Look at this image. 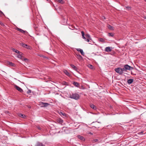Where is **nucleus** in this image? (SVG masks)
I'll return each instance as SVG.
<instances>
[{"instance_id":"obj_1","label":"nucleus","mask_w":146,"mask_h":146,"mask_svg":"<svg viewBox=\"0 0 146 146\" xmlns=\"http://www.w3.org/2000/svg\"><path fill=\"white\" fill-rule=\"evenodd\" d=\"M33 27L35 31V33L37 35H40V33L41 31V28L38 27V25H37L34 24Z\"/></svg>"},{"instance_id":"obj_2","label":"nucleus","mask_w":146,"mask_h":146,"mask_svg":"<svg viewBox=\"0 0 146 146\" xmlns=\"http://www.w3.org/2000/svg\"><path fill=\"white\" fill-rule=\"evenodd\" d=\"M79 96L78 94L76 93L72 94L70 95V98L74 99L76 100H77L79 98Z\"/></svg>"},{"instance_id":"obj_3","label":"nucleus","mask_w":146,"mask_h":146,"mask_svg":"<svg viewBox=\"0 0 146 146\" xmlns=\"http://www.w3.org/2000/svg\"><path fill=\"white\" fill-rule=\"evenodd\" d=\"M115 71L119 75H121L123 74L122 68H121L119 67L115 68Z\"/></svg>"},{"instance_id":"obj_4","label":"nucleus","mask_w":146,"mask_h":146,"mask_svg":"<svg viewBox=\"0 0 146 146\" xmlns=\"http://www.w3.org/2000/svg\"><path fill=\"white\" fill-rule=\"evenodd\" d=\"M124 67H125V68L127 70H127H131L134 68H133L129 66L128 64L125 65Z\"/></svg>"},{"instance_id":"obj_5","label":"nucleus","mask_w":146,"mask_h":146,"mask_svg":"<svg viewBox=\"0 0 146 146\" xmlns=\"http://www.w3.org/2000/svg\"><path fill=\"white\" fill-rule=\"evenodd\" d=\"M20 45L23 47L26 48L27 49H30V46H28L27 44H25L24 43L22 42L20 43Z\"/></svg>"},{"instance_id":"obj_6","label":"nucleus","mask_w":146,"mask_h":146,"mask_svg":"<svg viewBox=\"0 0 146 146\" xmlns=\"http://www.w3.org/2000/svg\"><path fill=\"white\" fill-rule=\"evenodd\" d=\"M40 104L42 107H46L50 105L49 104L47 103H44L43 102H41Z\"/></svg>"},{"instance_id":"obj_7","label":"nucleus","mask_w":146,"mask_h":146,"mask_svg":"<svg viewBox=\"0 0 146 146\" xmlns=\"http://www.w3.org/2000/svg\"><path fill=\"white\" fill-rule=\"evenodd\" d=\"M14 87L19 92H23V90L21 88L18 86L17 85H15L14 86Z\"/></svg>"},{"instance_id":"obj_8","label":"nucleus","mask_w":146,"mask_h":146,"mask_svg":"<svg viewBox=\"0 0 146 146\" xmlns=\"http://www.w3.org/2000/svg\"><path fill=\"white\" fill-rule=\"evenodd\" d=\"M112 49V47H107L106 48L105 50V51L107 52H109L111 51Z\"/></svg>"},{"instance_id":"obj_9","label":"nucleus","mask_w":146,"mask_h":146,"mask_svg":"<svg viewBox=\"0 0 146 146\" xmlns=\"http://www.w3.org/2000/svg\"><path fill=\"white\" fill-rule=\"evenodd\" d=\"M56 120L57 122L60 124H62L63 122V120L60 118L57 119Z\"/></svg>"},{"instance_id":"obj_10","label":"nucleus","mask_w":146,"mask_h":146,"mask_svg":"<svg viewBox=\"0 0 146 146\" xmlns=\"http://www.w3.org/2000/svg\"><path fill=\"white\" fill-rule=\"evenodd\" d=\"M35 146H45V145L42 143L38 142L36 143Z\"/></svg>"},{"instance_id":"obj_11","label":"nucleus","mask_w":146,"mask_h":146,"mask_svg":"<svg viewBox=\"0 0 146 146\" xmlns=\"http://www.w3.org/2000/svg\"><path fill=\"white\" fill-rule=\"evenodd\" d=\"M77 50L78 51L80 52L82 55L84 56V53L82 49L80 48H78L77 49Z\"/></svg>"},{"instance_id":"obj_12","label":"nucleus","mask_w":146,"mask_h":146,"mask_svg":"<svg viewBox=\"0 0 146 146\" xmlns=\"http://www.w3.org/2000/svg\"><path fill=\"white\" fill-rule=\"evenodd\" d=\"M77 137L78 138V139H80L81 140L84 141L85 140L84 137L82 136H81L80 135H77Z\"/></svg>"},{"instance_id":"obj_13","label":"nucleus","mask_w":146,"mask_h":146,"mask_svg":"<svg viewBox=\"0 0 146 146\" xmlns=\"http://www.w3.org/2000/svg\"><path fill=\"white\" fill-rule=\"evenodd\" d=\"M64 72L67 76L69 77L70 76V74L67 70H64Z\"/></svg>"},{"instance_id":"obj_14","label":"nucleus","mask_w":146,"mask_h":146,"mask_svg":"<svg viewBox=\"0 0 146 146\" xmlns=\"http://www.w3.org/2000/svg\"><path fill=\"white\" fill-rule=\"evenodd\" d=\"M17 54H18V57L20 59H22V53L21 52H20L19 51V53H18Z\"/></svg>"},{"instance_id":"obj_15","label":"nucleus","mask_w":146,"mask_h":146,"mask_svg":"<svg viewBox=\"0 0 146 146\" xmlns=\"http://www.w3.org/2000/svg\"><path fill=\"white\" fill-rule=\"evenodd\" d=\"M73 84L75 86L77 87H79L80 86V85L79 83H78L77 82H74L73 83Z\"/></svg>"},{"instance_id":"obj_16","label":"nucleus","mask_w":146,"mask_h":146,"mask_svg":"<svg viewBox=\"0 0 146 146\" xmlns=\"http://www.w3.org/2000/svg\"><path fill=\"white\" fill-rule=\"evenodd\" d=\"M133 80L132 79H129L127 80V82L128 84H130L133 82Z\"/></svg>"},{"instance_id":"obj_17","label":"nucleus","mask_w":146,"mask_h":146,"mask_svg":"<svg viewBox=\"0 0 146 146\" xmlns=\"http://www.w3.org/2000/svg\"><path fill=\"white\" fill-rule=\"evenodd\" d=\"M76 57L79 60H81L82 59V57L80 54H76Z\"/></svg>"},{"instance_id":"obj_18","label":"nucleus","mask_w":146,"mask_h":146,"mask_svg":"<svg viewBox=\"0 0 146 146\" xmlns=\"http://www.w3.org/2000/svg\"><path fill=\"white\" fill-rule=\"evenodd\" d=\"M17 30L22 33H24L26 32L25 31H24L21 29L18 28H17Z\"/></svg>"},{"instance_id":"obj_19","label":"nucleus","mask_w":146,"mask_h":146,"mask_svg":"<svg viewBox=\"0 0 146 146\" xmlns=\"http://www.w3.org/2000/svg\"><path fill=\"white\" fill-rule=\"evenodd\" d=\"M108 27L110 30H114L113 27L110 25H108Z\"/></svg>"},{"instance_id":"obj_20","label":"nucleus","mask_w":146,"mask_h":146,"mask_svg":"<svg viewBox=\"0 0 146 146\" xmlns=\"http://www.w3.org/2000/svg\"><path fill=\"white\" fill-rule=\"evenodd\" d=\"M8 64L10 66H15V64L11 62H9L8 63Z\"/></svg>"},{"instance_id":"obj_21","label":"nucleus","mask_w":146,"mask_h":146,"mask_svg":"<svg viewBox=\"0 0 146 146\" xmlns=\"http://www.w3.org/2000/svg\"><path fill=\"white\" fill-rule=\"evenodd\" d=\"M70 65L74 70H76L77 69V67L73 64H71Z\"/></svg>"},{"instance_id":"obj_22","label":"nucleus","mask_w":146,"mask_h":146,"mask_svg":"<svg viewBox=\"0 0 146 146\" xmlns=\"http://www.w3.org/2000/svg\"><path fill=\"white\" fill-rule=\"evenodd\" d=\"M90 107H91V108H93V109L95 110L96 109V107L93 104H92L90 105Z\"/></svg>"},{"instance_id":"obj_23","label":"nucleus","mask_w":146,"mask_h":146,"mask_svg":"<svg viewBox=\"0 0 146 146\" xmlns=\"http://www.w3.org/2000/svg\"><path fill=\"white\" fill-rule=\"evenodd\" d=\"M99 41L100 42H105V40H104V39L103 38H99Z\"/></svg>"},{"instance_id":"obj_24","label":"nucleus","mask_w":146,"mask_h":146,"mask_svg":"<svg viewBox=\"0 0 146 146\" xmlns=\"http://www.w3.org/2000/svg\"><path fill=\"white\" fill-rule=\"evenodd\" d=\"M58 2L62 4H63L64 3V2L63 0H57Z\"/></svg>"},{"instance_id":"obj_25","label":"nucleus","mask_w":146,"mask_h":146,"mask_svg":"<svg viewBox=\"0 0 146 146\" xmlns=\"http://www.w3.org/2000/svg\"><path fill=\"white\" fill-rule=\"evenodd\" d=\"M12 50L14 52H15L16 53H17V54L18 53H19V51L17 50H16L15 49L13 48Z\"/></svg>"},{"instance_id":"obj_26","label":"nucleus","mask_w":146,"mask_h":146,"mask_svg":"<svg viewBox=\"0 0 146 146\" xmlns=\"http://www.w3.org/2000/svg\"><path fill=\"white\" fill-rule=\"evenodd\" d=\"M85 36L87 38H90V36L89 34H86L85 35Z\"/></svg>"},{"instance_id":"obj_27","label":"nucleus","mask_w":146,"mask_h":146,"mask_svg":"<svg viewBox=\"0 0 146 146\" xmlns=\"http://www.w3.org/2000/svg\"><path fill=\"white\" fill-rule=\"evenodd\" d=\"M19 116L21 117L24 118V117L25 116L24 115H23L21 114H19Z\"/></svg>"},{"instance_id":"obj_28","label":"nucleus","mask_w":146,"mask_h":146,"mask_svg":"<svg viewBox=\"0 0 146 146\" xmlns=\"http://www.w3.org/2000/svg\"><path fill=\"white\" fill-rule=\"evenodd\" d=\"M108 36H114V34L112 33H109L108 34Z\"/></svg>"},{"instance_id":"obj_29","label":"nucleus","mask_w":146,"mask_h":146,"mask_svg":"<svg viewBox=\"0 0 146 146\" xmlns=\"http://www.w3.org/2000/svg\"><path fill=\"white\" fill-rule=\"evenodd\" d=\"M122 73H123V72H126L127 70L125 68V67H124L123 68H122Z\"/></svg>"},{"instance_id":"obj_30","label":"nucleus","mask_w":146,"mask_h":146,"mask_svg":"<svg viewBox=\"0 0 146 146\" xmlns=\"http://www.w3.org/2000/svg\"><path fill=\"white\" fill-rule=\"evenodd\" d=\"M22 60H24L25 62H27L28 61V59L27 58H24L21 59Z\"/></svg>"},{"instance_id":"obj_31","label":"nucleus","mask_w":146,"mask_h":146,"mask_svg":"<svg viewBox=\"0 0 146 146\" xmlns=\"http://www.w3.org/2000/svg\"><path fill=\"white\" fill-rule=\"evenodd\" d=\"M98 139H95L93 140V142H98Z\"/></svg>"},{"instance_id":"obj_32","label":"nucleus","mask_w":146,"mask_h":146,"mask_svg":"<svg viewBox=\"0 0 146 146\" xmlns=\"http://www.w3.org/2000/svg\"><path fill=\"white\" fill-rule=\"evenodd\" d=\"M125 7L127 9L129 10H130L131 9V7H130L126 6Z\"/></svg>"},{"instance_id":"obj_33","label":"nucleus","mask_w":146,"mask_h":146,"mask_svg":"<svg viewBox=\"0 0 146 146\" xmlns=\"http://www.w3.org/2000/svg\"><path fill=\"white\" fill-rule=\"evenodd\" d=\"M88 67L91 69H92L93 68V66L91 64H89L88 66Z\"/></svg>"},{"instance_id":"obj_34","label":"nucleus","mask_w":146,"mask_h":146,"mask_svg":"<svg viewBox=\"0 0 146 146\" xmlns=\"http://www.w3.org/2000/svg\"><path fill=\"white\" fill-rule=\"evenodd\" d=\"M0 25L2 26H5L4 24L2 22H0Z\"/></svg>"},{"instance_id":"obj_35","label":"nucleus","mask_w":146,"mask_h":146,"mask_svg":"<svg viewBox=\"0 0 146 146\" xmlns=\"http://www.w3.org/2000/svg\"><path fill=\"white\" fill-rule=\"evenodd\" d=\"M81 34H82V36H84L85 35L84 33V31H82L81 32Z\"/></svg>"},{"instance_id":"obj_36","label":"nucleus","mask_w":146,"mask_h":146,"mask_svg":"<svg viewBox=\"0 0 146 146\" xmlns=\"http://www.w3.org/2000/svg\"><path fill=\"white\" fill-rule=\"evenodd\" d=\"M90 38H86V39H85V40H86V41H87L88 42H89L90 41Z\"/></svg>"},{"instance_id":"obj_37","label":"nucleus","mask_w":146,"mask_h":146,"mask_svg":"<svg viewBox=\"0 0 146 146\" xmlns=\"http://www.w3.org/2000/svg\"><path fill=\"white\" fill-rule=\"evenodd\" d=\"M31 90H29L27 91V94H29L31 93Z\"/></svg>"},{"instance_id":"obj_38","label":"nucleus","mask_w":146,"mask_h":146,"mask_svg":"<svg viewBox=\"0 0 146 146\" xmlns=\"http://www.w3.org/2000/svg\"><path fill=\"white\" fill-rule=\"evenodd\" d=\"M37 128L39 130H41V128L39 126H37Z\"/></svg>"},{"instance_id":"obj_39","label":"nucleus","mask_w":146,"mask_h":146,"mask_svg":"<svg viewBox=\"0 0 146 146\" xmlns=\"http://www.w3.org/2000/svg\"><path fill=\"white\" fill-rule=\"evenodd\" d=\"M2 14H3V15H4L3 13L1 11V12L0 13V17L1 16V15H2Z\"/></svg>"},{"instance_id":"obj_40","label":"nucleus","mask_w":146,"mask_h":146,"mask_svg":"<svg viewBox=\"0 0 146 146\" xmlns=\"http://www.w3.org/2000/svg\"><path fill=\"white\" fill-rule=\"evenodd\" d=\"M82 36V38H83V39H84L85 40V39H86V37H85L84 36Z\"/></svg>"},{"instance_id":"obj_41","label":"nucleus","mask_w":146,"mask_h":146,"mask_svg":"<svg viewBox=\"0 0 146 146\" xmlns=\"http://www.w3.org/2000/svg\"><path fill=\"white\" fill-rule=\"evenodd\" d=\"M62 115H63V116H66V114L65 113H62Z\"/></svg>"},{"instance_id":"obj_42","label":"nucleus","mask_w":146,"mask_h":146,"mask_svg":"<svg viewBox=\"0 0 146 146\" xmlns=\"http://www.w3.org/2000/svg\"><path fill=\"white\" fill-rule=\"evenodd\" d=\"M144 18L145 19H146V17H145V16L144 17Z\"/></svg>"},{"instance_id":"obj_43","label":"nucleus","mask_w":146,"mask_h":146,"mask_svg":"<svg viewBox=\"0 0 146 146\" xmlns=\"http://www.w3.org/2000/svg\"><path fill=\"white\" fill-rule=\"evenodd\" d=\"M96 128H99V127H96Z\"/></svg>"},{"instance_id":"obj_44","label":"nucleus","mask_w":146,"mask_h":146,"mask_svg":"<svg viewBox=\"0 0 146 146\" xmlns=\"http://www.w3.org/2000/svg\"><path fill=\"white\" fill-rule=\"evenodd\" d=\"M98 122V123H101V122Z\"/></svg>"},{"instance_id":"obj_45","label":"nucleus","mask_w":146,"mask_h":146,"mask_svg":"<svg viewBox=\"0 0 146 146\" xmlns=\"http://www.w3.org/2000/svg\"><path fill=\"white\" fill-rule=\"evenodd\" d=\"M104 17V19H105V17Z\"/></svg>"},{"instance_id":"obj_46","label":"nucleus","mask_w":146,"mask_h":146,"mask_svg":"<svg viewBox=\"0 0 146 146\" xmlns=\"http://www.w3.org/2000/svg\"><path fill=\"white\" fill-rule=\"evenodd\" d=\"M145 1H146V0H144Z\"/></svg>"}]
</instances>
